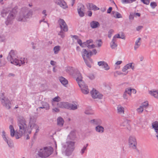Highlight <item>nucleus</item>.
<instances>
[{
	"instance_id": "f257e3e1",
	"label": "nucleus",
	"mask_w": 158,
	"mask_h": 158,
	"mask_svg": "<svg viewBox=\"0 0 158 158\" xmlns=\"http://www.w3.org/2000/svg\"><path fill=\"white\" fill-rule=\"evenodd\" d=\"M17 120L19 129L18 131L15 132V136L16 139L20 138L23 134L27 133L28 131L27 122L23 117L18 116Z\"/></svg>"
},
{
	"instance_id": "f03ea898",
	"label": "nucleus",
	"mask_w": 158,
	"mask_h": 158,
	"mask_svg": "<svg viewBox=\"0 0 158 158\" xmlns=\"http://www.w3.org/2000/svg\"><path fill=\"white\" fill-rule=\"evenodd\" d=\"M75 72L76 75V81L79 86L81 88L82 93L84 94H87L89 93V91L87 86L82 81V77L80 72L77 69L75 70Z\"/></svg>"
},
{
	"instance_id": "7ed1b4c3",
	"label": "nucleus",
	"mask_w": 158,
	"mask_h": 158,
	"mask_svg": "<svg viewBox=\"0 0 158 158\" xmlns=\"http://www.w3.org/2000/svg\"><path fill=\"white\" fill-rule=\"evenodd\" d=\"M15 52L13 50H11L7 57V59L10 63L16 65L20 66L21 64H24L26 62L25 58L22 59L20 60L16 58Z\"/></svg>"
},
{
	"instance_id": "20e7f679",
	"label": "nucleus",
	"mask_w": 158,
	"mask_h": 158,
	"mask_svg": "<svg viewBox=\"0 0 158 158\" xmlns=\"http://www.w3.org/2000/svg\"><path fill=\"white\" fill-rule=\"evenodd\" d=\"M75 142L72 141H67L62 145V152L67 156L71 155L74 149Z\"/></svg>"
},
{
	"instance_id": "39448f33",
	"label": "nucleus",
	"mask_w": 158,
	"mask_h": 158,
	"mask_svg": "<svg viewBox=\"0 0 158 158\" xmlns=\"http://www.w3.org/2000/svg\"><path fill=\"white\" fill-rule=\"evenodd\" d=\"M29 10L26 7L22 8L16 17V19L18 21L25 22L29 17Z\"/></svg>"
},
{
	"instance_id": "423d86ee",
	"label": "nucleus",
	"mask_w": 158,
	"mask_h": 158,
	"mask_svg": "<svg viewBox=\"0 0 158 158\" xmlns=\"http://www.w3.org/2000/svg\"><path fill=\"white\" fill-rule=\"evenodd\" d=\"M53 148L51 146L44 147L40 148L38 152V155L41 158L48 157L53 153Z\"/></svg>"
},
{
	"instance_id": "0eeeda50",
	"label": "nucleus",
	"mask_w": 158,
	"mask_h": 158,
	"mask_svg": "<svg viewBox=\"0 0 158 158\" xmlns=\"http://www.w3.org/2000/svg\"><path fill=\"white\" fill-rule=\"evenodd\" d=\"M92 53L91 51L88 52L85 49L82 50L81 52V55L85 63L87 66L90 68L91 67V63H92V60L90 58Z\"/></svg>"
},
{
	"instance_id": "6e6552de",
	"label": "nucleus",
	"mask_w": 158,
	"mask_h": 158,
	"mask_svg": "<svg viewBox=\"0 0 158 158\" xmlns=\"http://www.w3.org/2000/svg\"><path fill=\"white\" fill-rule=\"evenodd\" d=\"M16 12V11L15 9H13L9 12L5 22V23L7 25L11 24L13 23L15 17V15Z\"/></svg>"
},
{
	"instance_id": "1a4fd4ad",
	"label": "nucleus",
	"mask_w": 158,
	"mask_h": 158,
	"mask_svg": "<svg viewBox=\"0 0 158 158\" xmlns=\"http://www.w3.org/2000/svg\"><path fill=\"white\" fill-rule=\"evenodd\" d=\"M136 140L134 136H130L128 139V145L129 147L132 149H136L137 146Z\"/></svg>"
},
{
	"instance_id": "9d476101",
	"label": "nucleus",
	"mask_w": 158,
	"mask_h": 158,
	"mask_svg": "<svg viewBox=\"0 0 158 158\" xmlns=\"http://www.w3.org/2000/svg\"><path fill=\"white\" fill-rule=\"evenodd\" d=\"M130 68L132 70L134 69L135 64L133 63H130L126 64L122 69V71L124 73L125 75H126L128 72L127 70Z\"/></svg>"
},
{
	"instance_id": "9b49d317",
	"label": "nucleus",
	"mask_w": 158,
	"mask_h": 158,
	"mask_svg": "<svg viewBox=\"0 0 158 158\" xmlns=\"http://www.w3.org/2000/svg\"><path fill=\"white\" fill-rule=\"evenodd\" d=\"M92 97L94 99H101L102 98L103 95L100 94L98 91L93 89L90 92Z\"/></svg>"
},
{
	"instance_id": "f8f14e48",
	"label": "nucleus",
	"mask_w": 158,
	"mask_h": 158,
	"mask_svg": "<svg viewBox=\"0 0 158 158\" xmlns=\"http://www.w3.org/2000/svg\"><path fill=\"white\" fill-rule=\"evenodd\" d=\"M2 137L4 140L6 142L8 146L10 148L14 147V144L13 142L10 138L7 137L5 135V133L4 131L2 132Z\"/></svg>"
},
{
	"instance_id": "ddd939ff",
	"label": "nucleus",
	"mask_w": 158,
	"mask_h": 158,
	"mask_svg": "<svg viewBox=\"0 0 158 158\" xmlns=\"http://www.w3.org/2000/svg\"><path fill=\"white\" fill-rule=\"evenodd\" d=\"M1 102L6 109H9L10 108V102L8 99L3 97L1 98Z\"/></svg>"
},
{
	"instance_id": "4468645a",
	"label": "nucleus",
	"mask_w": 158,
	"mask_h": 158,
	"mask_svg": "<svg viewBox=\"0 0 158 158\" xmlns=\"http://www.w3.org/2000/svg\"><path fill=\"white\" fill-rule=\"evenodd\" d=\"M58 23L61 28V29L64 31H67L68 30V28L67 25L64 20L62 19H60L58 20Z\"/></svg>"
},
{
	"instance_id": "2eb2a0df",
	"label": "nucleus",
	"mask_w": 158,
	"mask_h": 158,
	"mask_svg": "<svg viewBox=\"0 0 158 158\" xmlns=\"http://www.w3.org/2000/svg\"><path fill=\"white\" fill-rule=\"evenodd\" d=\"M56 3L63 9H66L68 7V5L64 0H56Z\"/></svg>"
},
{
	"instance_id": "dca6fc26",
	"label": "nucleus",
	"mask_w": 158,
	"mask_h": 158,
	"mask_svg": "<svg viewBox=\"0 0 158 158\" xmlns=\"http://www.w3.org/2000/svg\"><path fill=\"white\" fill-rule=\"evenodd\" d=\"M121 126L124 128H126L129 131L131 130V127L130 125L129 121L127 120H126L123 122L121 124Z\"/></svg>"
},
{
	"instance_id": "f3484780",
	"label": "nucleus",
	"mask_w": 158,
	"mask_h": 158,
	"mask_svg": "<svg viewBox=\"0 0 158 158\" xmlns=\"http://www.w3.org/2000/svg\"><path fill=\"white\" fill-rule=\"evenodd\" d=\"M69 102H60L57 104L58 107L61 108L68 109Z\"/></svg>"
},
{
	"instance_id": "a211bd4d",
	"label": "nucleus",
	"mask_w": 158,
	"mask_h": 158,
	"mask_svg": "<svg viewBox=\"0 0 158 158\" xmlns=\"http://www.w3.org/2000/svg\"><path fill=\"white\" fill-rule=\"evenodd\" d=\"M98 64L99 66H103V68L106 70H108L110 69V68L107 64L104 61L98 62Z\"/></svg>"
},
{
	"instance_id": "6ab92c4d",
	"label": "nucleus",
	"mask_w": 158,
	"mask_h": 158,
	"mask_svg": "<svg viewBox=\"0 0 158 158\" xmlns=\"http://www.w3.org/2000/svg\"><path fill=\"white\" fill-rule=\"evenodd\" d=\"M42 106L39 107V109H44L46 110H48L50 109V106L49 104L47 102L42 101L41 102Z\"/></svg>"
},
{
	"instance_id": "aec40b11",
	"label": "nucleus",
	"mask_w": 158,
	"mask_h": 158,
	"mask_svg": "<svg viewBox=\"0 0 158 158\" xmlns=\"http://www.w3.org/2000/svg\"><path fill=\"white\" fill-rule=\"evenodd\" d=\"M117 113L122 115L123 116L124 114V108L121 105H119L117 107Z\"/></svg>"
},
{
	"instance_id": "412c9836",
	"label": "nucleus",
	"mask_w": 158,
	"mask_h": 158,
	"mask_svg": "<svg viewBox=\"0 0 158 158\" xmlns=\"http://www.w3.org/2000/svg\"><path fill=\"white\" fill-rule=\"evenodd\" d=\"M90 122L91 124L94 125H100L102 123V121L99 119H93L90 120Z\"/></svg>"
},
{
	"instance_id": "4be33fe9",
	"label": "nucleus",
	"mask_w": 158,
	"mask_h": 158,
	"mask_svg": "<svg viewBox=\"0 0 158 158\" xmlns=\"http://www.w3.org/2000/svg\"><path fill=\"white\" fill-rule=\"evenodd\" d=\"M152 128L154 129L156 133V136L158 140V125L157 123L154 122L152 123Z\"/></svg>"
},
{
	"instance_id": "5701e85b",
	"label": "nucleus",
	"mask_w": 158,
	"mask_h": 158,
	"mask_svg": "<svg viewBox=\"0 0 158 158\" xmlns=\"http://www.w3.org/2000/svg\"><path fill=\"white\" fill-rule=\"evenodd\" d=\"M91 27L92 28H95L100 26L99 23L97 21H91L90 23Z\"/></svg>"
},
{
	"instance_id": "b1692460",
	"label": "nucleus",
	"mask_w": 158,
	"mask_h": 158,
	"mask_svg": "<svg viewBox=\"0 0 158 158\" xmlns=\"http://www.w3.org/2000/svg\"><path fill=\"white\" fill-rule=\"evenodd\" d=\"M141 38H139L135 41L134 46V49L135 51L141 45Z\"/></svg>"
},
{
	"instance_id": "393cba45",
	"label": "nucleus",
	"mask_w": 158,
	"mask_h": 158,
	"mask_svg": "<svg viewBox=\"0 0 158 158\" xmlns=\"http://www.w3.org/2000/svg\"><path fill=\"white\" fill-rule=\"evenodd\" d=\"M57 125L60 127L63 126L64 121L63 118L61 117H58L57 118Z\"/></svg>"
},
{
	"instance_id": "a878e982",
	"label": "nucleus",
	"mask_w": 158,
	"mask_h": 158,
	"mask_svg": "<svg viewBox=\"0 0 158 158\" xmlns=\"http://www.w3.org/2000/svg\"><path fill=\"white\" fill-rule=\"evenodd\" d=\"M75 137V131H73L70 132L69 135L68 136L67 140H73Z\"/></svg>"
},
{
	"instance_id": "bb28decb",
	"label": "nucleus",
	"mask_w": 158,
	"mask_h": 158,
	"mask_svg": "<svg viewBox=\"0 0 158 158\" xmlns=\"http://www.w3.org/2000/svg\"><path fill=\"white\" fill-rule=\"evenodd\" d=\"M89 7H88V9L94 10H99V8L97 7L95 5L92 3H89Z\"/></svg>"
},
{
	"instance_id": "cd10ccee",
	"label": "nucleus",
	"mask_w": 158,
	"mask_h": 158,
	"mask_svg": "<svg viewBox=\"0 0 158 158\" xmlns=\"http://www.w3.org/2000/svg\"><path fill=\"white\" fill-rule=\"evenodd\" d=\"M59 80L61 84L64 86L68 84V81L67 79L63 77H59Z\"/></svg>"
},
{
	"instance_id": "c85d7f7f",
	"label": "nucleus",
	"mask_w": 158,
	"mask_h": 158,
	"mask_svg": "<svg viewBox=\"0 0 158 158\" xmlns=\"http://www.w3.org/2000/svg\"><path fill=\"white\" fill-rule=\"evenodd\" d=\"M96 131L98 133H102L104 131V128L100 125L97 126L95 128Z\"/></svg>"
},
{
	"instance_id": "c756f323",
	"label": "nucleus",
	"mask_w": 158,
	"mask_h": 158,
	"mask_svg": "<svg viewBox=\"0 0 158 158\" xmlns=\"http://www.w3.org/2000/svg\"><path fill=\"white\" fill-rule=\"evenodd\" d=\"M69 107L68 109L74 110L77 109V105L76 104H72L69 103Z\"/></svg>"
},
{
	"instance_id": "7c9ffc66",
	"label": "nucleus",
	"mask_w": 158,
	"mask_h": 158,
	"mask_svg": "<svg viewBox=\"0 0 158 158\" xmlns=\"http://www.w3.org/2000/svg\"><path fill=\"white\" fill-rule=\"evenodd\" d=\"M149 93L155 98L158 99V90L156 91H150Z\"/></svg>"
},
{
	"instance_id": "2f4dec72",
	"label": "nucleus",
	"mask_w": 158,
	"mask_h": 158,
	"mask_svg": "<svg viewBox=\"0 0 158 158\" xmlns=\"http://www.w3.org/2000/svg\"><path fill=\"white\" fill-rule=\"evenodd\" d=\"M37 126L36 124L33 121L30 120L29 122V127H30V128L31 130L33 128H35Z\"/></svg>"
},
{
	"instance_id": "473e14b6",
	"label": "nucleus",
	"mask_w": 158,
	"mask_h": 158,
	"mask_svg": "<svg viewBox=\"0 0 158 158\" xmlns=\"http://www.w3.org/2000/svg\"><path fill=\"white\" fill-rule=\"evenodd\" d=\"M10 131V135L11 137H14L15 135V131L13 126L10 125L9 127Z\"/></svg>"
},
{
	"instance_id": "72a5a7b5",
	"label": "nucleus",
	"mask_w": 158,
	"mask_h": 158,
	"mask_svg": "<svg viewBox=\"0 0 158 158\" xmlns=\"http://www.w3.org/2000/svg\"><path fill=\"white\" fill-rule=\"evenodd\" d=\"M116 41L112 39L111 42L110 43V46L112 49H114L117 46V44L115 43Z\"/></svg>"
},
{
	"instance_id": "f704fd0d",
	"label": "nucleus",
	"mask_w": 158,
	"mask_h": 158,
	"mask_svg": "<svg viewBox=\"0 0 158 158\" xmlns=\"http://www.w3.org/2000/svg\"><path fill=\"white\" fill-rule=\"evenodd\" d=\"M9 11L7 10H4L1 12V15L3 17H5L9 14Z\"/></svg>"
},
{
	"instance_id": "c9c22d12",
	"label": "nucleus",
	"mask_w": 158,
	"mask_h": 158,
	"mask_svg": "<svg viewBox=\"0 0 158 158\" xmlns=\"http://www.w3.org/2000/svg\"><path fill=\"white\" fill-rule=\"evenodd\" d=\"M85 7L84 5L82 4H80L77 7V10L78 11H85Z\"/></svg>"
},
{
	"instance_id": "e433bc0d",
	"label": "nucleus",
	"mask_w": 158,
	"mask_h": 158,
	"mask_svg": "<svg viewBox=\"0 0 158 158\" xmlns=\"http://www.w3.org/2000/svg\"><path fill=\"white\" fill-rule=\"evenodd\" d=\"M116 38H121L123 39H125V37L123 35H122L121 36H120V35L118 34H116L115 35L113 38V39L115 40L116 41Z\"/></svg>"
},
{
	"instance_id": "4c0bfd02",
	"label": "nucleus",
	"mask_w": 158,
	"mask_h": 158,
	"mask_svg": "<svg viewBox=\"0 0 158 158\" xmlns=\"http://www.w3.org/2000/svg\"><path fill=\"white\" fill-rule=\"evenodd\" d=\"M54 53L56 54L60 50V47L59 46H57L54 47L53 48Z\"/></svg>"
},
{
	"instance_id": "58836bf2",
	"label": "nucleus",
	"mask_w": 158,
	"mask_h": 158,
	"mask_svg": "<svg viewBox=\"0 0 158 158\" xmlns=\"http://www.w3.org/2000/svg\"><path fill=\"white\" fill-rule=\"evenodd\" d=\"M132 89L130 88H128L125 89V92L127 94L130 96H131L132 92Z\"/></svg>"
},
{
	"instance_id": "ea45409f",
	"label": "nucleus",
	"mask_w": 158,
	"mask_h": 158,
	"mask_svg": "<svg viewBox=\"0 0 158 158\" xmlns=\"http://www.w3.org/2000/svg\"><path fill=\"white\" fill-rule=\"evenodd\" d=\"M136 0H122L123 3H131L135 2Z\"/></svg>"
},
{
	"instance_id": "a19ab883",
	"label": "nucleus",
	"mask_w": 158,
	"mask_h": 158,
	"mask_svg": "<svg viewBox=\"0 0 158 158\" xmlns=\"http://www.w3.org/2000/svg\"><path fill=\"white\" fill-rule=\"evenodd\" d=\"M77 11L79 16L80 17H83L85 15L84 11Z\"/></svg>"
},
{
	"instance_id": "79ce46f5",
	"label": "nucleus",
	"mask_w": 158,
	"mask_h": 158,
	"mask_svg": "<svg viewBox=\"0 0 158 158\" xmlns=\"http://www.w3.org/2000/svg\"><path fill=\"white\" fill-rule=\"evenodd\" d=\"M143 110V108L141 106H140V107L137 109V111L138 113H142Z\"/></svg>"
},
{
	"instance_id": "37998d69",
	"label": "nucleus",
	"mask_w": 158,
	"mask_h": 158,
	"mask_svg": "<svg viewBox=\"0 0 158 158\" xmlns=\"http://www.w3.org/2000/svg\"><path fill=\"white\" fill-rule=\"evenodd\" d=\"M114 31L112 29H110V30L108 32V37L109 38H110L112 33L114 32Z\"/></svg>"
},
{
	"instance_id": "c03bdc74",
	"label": "nucleus",
	"mask_w": 158,
	"mask_h": 158,
	"mask_svg": "<svg viewBox=\"0 0 158 158\" xmlns=\"http://www.w3.org/2000/svg\"><path fill=\"white\" fill-rule=\"evenodd\" d=\"M52 101L53 102H58L60 101V98L59 96H57L55 97L52 99Z\"/></svg>"
},
{
	"instance_id": "a18cd8bd",
	"label": "nucleus",
	"mask_w": 158,
	"mask_h": 158,
	"mask_svg": "<svg viewBox=\"0 0 158 158\" xmlns=\"http://www.w3.org/2000/svg\"><path fill=\"white\" fill-rule=\"evenodd\" d=\"M150 5L152 9H154L157 6V4L155 2H151Z\"/></svg>"
},
{
	"instance_id": "49530a36",
	"label": "nucleus",
	"mask_w": 158,
	"mask_h": 158,
	"mask_svg": "<svg viewBox=\"0 0 158 158\" xmlns=\"http://www.w3.org/2000/svg\"><path fill=\"white\" fill-rule=\"evenodd\" d=\"M148 101H146L143 102V103L141 106L143 107V108H145L148 106Z\"/></svg>"
},
{
	"instance_id": "de8ad7c7",
	"label": "nucleus",
	"mask_w": 158,
	"mask_h": 158,
	"mask_svg": "<svg viewBox=\"0 0 158 158\" xmlns=\"http://www.w3.org/2000/svg\"><path fill=\"white\" fill-rule=\"evenodd\" d=\"M135 14L133 13H131L129 16V19L130 20H132L134 19V15Z\"/></svg>"
},
{
	"instance_id": "09e8293b",
	"label": "nucleus",
	"mask_w": 158,
	"mask_h": 158,
	"mask_svg": "<svg viewBox=\"0 0 158 158\" xmlns=\"http://www.w3.org/2000/svg\"><path fill=\"white\" fill-rule=\"evenodd\" d=\"M141 1L144 4L147 5L149 4L150 2L149 0H141Z\"/></svg>"
},
{
	"instance_id": "8fccbe9b",
	"label": "nucleus",
	"mask_w": 158,
	"mask_h": 158,
	"mask_svg": "<svg viewBox=\"0 0 158 158\" xmlns=\"http://www.w3.org/2000/svg\"><path fill=\"white\" fill-rule=\"evenodd\" d=\"M53 112L58 113L60 112V109L58 108H55L52 109Z\"/></svg>"
},
{
	"instance_id": "3c124183",
	"label": "nucleus",
	"mask_w": 158,
	"mask_h": 158,
	"mask_svg": "<svg viewBox=\"0 0 158 158\" xmlns=\"http://www.w3.org/2000/svg\"><path fill=\"white\" fill-rule=\"evenodd\" d=\"M116 18H122V17L121 15L119 13H118V12H116Z\"/></svg>"
},
{
	"instance_id": "603ef678",
	"label": "nucleus",
	"mask_w": 158,
	"mask_h": 158,
	"mask_svg": "<svg viewBox=\"0 0 158 158\" xmlns=\"http://www.w3.org/2000/svg\"><path fill=\"white\" fill-rule=\"evenodd\" d=\"M31 132V131H27V133H25V134H24V135H27V139H29V137L28 136V135L29 134H30Z\"/></svg>"
},
{
	"instance_id": "864d4df0",
	"label": "nucleus",
	"mask_w": 158,
	"mask_h": 158,
	"mask_svg": "<svg viewBox=\"0 0 158 158\" xmlns=\"http://www.w3.org/2000/svg\"><path fill=\"white\" fill-rule=\"evenodd\" d=\"M87 43L86 42H85L83 43H82V44L81 45V46L83 48H85L86 47H87Z\"/></svg>"
},
{
	"instance_id": "5fc2aeb1",
	"label": "nucleus",
	"mask_w": 158,
	"mask_h": 158,
	"mask_svg": "<svg viewBox=\"0 0 158 158\" xmlns=\"http://www.w3.org/2000/svg\"><path fill=\"white\" fill-rule=\"evenodd\" d=\"M123 98L124 99H128V96L127 95V94L125 93V92H124V94L123 95Z\"/></svg>"
},
{
	"instance_id": "6e6d98bb",
	"label": "nucleus",
	"mask_w": 158,
	"mask_h": 158,
	"mask_svg": "<svg viewBox=\"0 0 158 158\" xmlns=\"http://www.w3.org/2000/svg\"><path fill=\"white\" fill-rule=\"evenodd\" d=\"M58 35L60 36L61 38H64V33L62 31H61L59 33Z\"/></svg>"
},
{
	"instance_id": "4d7b16f0",
	"label": "nucleus",
	"mask_w": 158,
	"mask_h": 158,
	"mask_svg": "<svg viewBox=\"0 0 158 158\" xmlns=\"http://www.w3.org/2000/svg\"><path fill=\"white\" fill-rule=\"evenodd\" d=\"M86 149V147L85 146L83 147V148L81 150V155L83 154L84 153V152L85 151Z\"/></svg>"
},
{
	"instance_id": "13d9d810",
	"label": "nucleus",
	"mask_w": 158,
	"mask_h": 158,
	"mask_svg": "<svg viewBox=\"0 0 158 158\" xmlns=\"http://www.w3.org/2000/svg\"><path fill=\"white\" fill-rule=\"evenodd\" d=\"M87 47L89 48H94V44H88L87 46Z\"/></svg>"
},
{
	"instance_id": "bf43d9fd",
	"label": "nucleus",
	"mask_w": 158,
	"mask_h": 158,
	"mask_svg": "<svg viewBox=\"0 0 158 158\" xmlns=\"http://www.w3.org/2000/svg\"><path fill=\"white\" fill-rule=\"evenodd\" d=\"M86 43H87V44L88 45V44H89L90 43H92L93 42V41L91 40H87L86 41Z\"/></svg>"
},
{
	"instance_id": "052dcab7",
	"label": "nucleus",
	"mask_w": 158,
	"mask_h": 158,
	"mask_svg": "<svg viewBox=\"0 0 158 158\" xmlns=\"http://www.w3.org/2000/svg\"><path fill=\"white\" fill-rule=\"evenodd\" d=\"M102 42L101 40H98V47H101L102 45Z\"/></svg>"
},
{
	"instance_id": "680f3d73",
	"label": "nucleus",
	"mask_w": 158,
	"mask_h": 158,
	"mask_svg": "<svg viewBox=\"0 0 158 158\" xmlns=\"http://www.w3.org/2000/svg\"><path fill=\"white\" fill-rule=\"evenodd\" d=\"M156 43V41L154 39H152L151 40L150 44H153Z\"/></svg>"
},
{
	"instance_id": "e2e57ef3",
	"label": "nucleus",
	"mask_w": 158,
	"mask_h": 158,
	"mask_svg": "<svg viewBox=\"0 0 158 158\" xmlns=\"http://www.w3.org/2000/svg\"><path fill=\"white\" fill-rule=\"evenodd\" d=\"M71 37L72 38H74L75 40H77L78 39V37L77 36L74 35H72Z\"/></svg>"
},
{
	"instance_id": "0e129e2a",
	"label": "nucleus",
	"mask_w": 158,
	"mask_h": 158,
	"mask_svg": "<svg viewBox=\"0 0 158 158\" xmlns=\"http://www.w3.org/2000/svg\"><path fill=\"white\" fill-rule=\"evenodd\" d=\"M112 10V8L111 7H109V9L107 10V13H110Z\"/></svg>"
},
{
	"instance_id": "69168bd1",
	"label": "nucleus",
	"mask_w": 158,
	"mask_h": 158,
	"mask_svg": "<svg viewBox=\"0 0 158 158\" xmlns=\"http://www.w3.org/2000/svg\"><path fill=\"white\" fill-rule=\"evenodd\" d=\"M77 43L80 45L81 46V44H82V42L81 40L80 39H78L77 40Z\"/></svg>"
},
{
	"instance_id": "338daca9",
	"label": "nucleus",
	"mask_w": 158,
	"mask_h": 158,
	"mask_svg": "<svg viewBox=\"0 0 158 158\" xmlns=\"http://www.w3.org/2000/svg\"><path fill=\"white\" fill-rule=\"evenodd\" d=\"M143 28L142 26H139L136 27V29L137 31H139Z\"/></svg>"
},
{
	"instance_id": "774afa93",
	"label": "nucleus",
	"mask_w": 158,
	"mask_h": 158,
	"mask_svg": "<svg viewBox=\"0 0 158 158\" xmlns=\"http://www.w3.org/2000/svg\"><path fill=\"white\" fill-rule=\"evenodd\" d=\"M122 74V73L121 72L118 71H117L114 73V76H117L116 75V74L120 75Z\"/></svg>"
}]
</instances>
